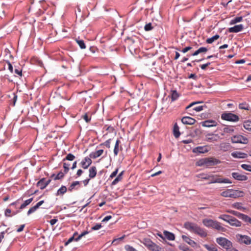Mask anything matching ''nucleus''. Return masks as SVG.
<instances>
[{"label":"nucleus","mask_w":251,"mask_h":251,"mask_svg":"<svg viewBox=\"0 0 251 251\" xmlns=\"http://www.w3.org/2000/svg\"><path fill=\"white\" fill-rule=\"evenodd\" d=\"M120 142H120V140H119V139L117 140V141L116 142L114 151H113L115 156H117L119 153V144H120Z\"/></svg>","instance_id":"obj_31"},{"label":"nucleus","mask_w":251,"mask_h":251,"mask_svg":"<svg viewBox=\"0 0 251 251\" xmlns=\"http://www.w3.org/2000/svg\"><path fill=\"white\" fill-rule=\"evenodd\" d=\"M220 139V136L218 134L212 133H207L205 135V140L210 142H217Z\"/></svg>","instance_id":"obj_9"},{"label":"nucleus","mask_w":251,"mask_h":251,"mask_svg":"<svg viewBox=\"0 0 251 251\" xmlns=\"http://www.w3.org/2000/svg\"><path fill=\"white\" fill-rule=\"evenodd\" d=\"M25 224L21 225L19 226V227L17 229V230H16L17 232H22L24 230V228H25Z\"/></svg>","instance_id":"obj_61"},{"label":"nucleus","mask_w":251,"mask_h":251,"mask_svg":"<svg viewBox=\"0 0 251 251\" xmlns=\"http://www.w3.org/2000/svg\"><path fill=\"white\" fill-rule=\"evenodd\" d=\"M214 220L208 219H204L202 220L203 224L206 227H211Z\"/></svg>","instance_id":"obj_27"},{"label":"nucleus","mask_w":251,"mask_h":251,"mask_svg":"<svg viewBox=\"0 0 251 251\" xmlns=\"http://www.w3.org/2000/svg\"><path fill=\"white\" fill-rule=\"evenodd\" d=\"M184 227L191 232L199 235L201 237H205L207 234L206 231L198 226L197 224L191 222H186L184 224Z\"/></svg>","instance_id":"obj_2"},{"label":"nucleus","mask_w":251,"mask_h":251,"mask_svg":"<svg viewBox=\"0 0 251 251\" xmlns=\"http://www.w3.org/2000/svg\"><path fill=\"white\" fill-rule=\"evenodd\" d=\"M164 235L166 238L170 241H173L175 239V235L169 231H164Z\"/></svg>","instance_id":"obj_23"},{"label":"nucleus","mask_w":251,"mask_h":251,"mask_svg":"<svg viewBox=\"0 0 251 251\" xmlns=\"http://www.w3.org/2000/svg\"><path fill=\"white\" fill-rule=\"evenodd\" d=\"M125 237H126V235H124L121 237L114 239L113 240L112 244L113 245H117L119 244L120 243V242L121 241H122L125 238Z\"/></svg>","instance_id":"obj_41"},{"label":"nucleus","mask_w":251,"mask_h":251,"mask_svg":"<svg viewBox=\"0 0 251 251\" xmlns=\"http://www.w3.org/2000/svg\"><path fill=\"white\" fill-rule=\"evenodd\" d=\"M244 192L238 190L227 189L221 194V195L224 197H230L236 198L244 196Z\"/></svg>","instance_id":"obj_4"},{"label":"nucleus","mask_w":251,"mask_h":251,"mask_svg":"<svg viewBox=\"0 0 251 251\" xmlns=\"http://www.w3.org/2000/svg\"><path fill=\"white\" fill-rule=\"evenodd\" d=\"M244 29V26L243 25H238L234 26L233 27H229L228 29V31L230 33H237L241 31Z\"/></svg>","instance_id":"obj_15"},{"label":"nucleus","mask_w":251,"mask_h":251,"mask_svg":"<svg viewBox=\"0 0 251 251\" xmlns=\"http://www.w3.org/2000/svg\"><path fill=\"white\" fill-rule=\"evenodd\" d=\"M243 20L242 17H236L230 22V25H234L237 23H239Z\"/></svg>","instance_id":"obj_38"},{"label":"nucleus","mask_w":251,"mask_h":251,"mask_svg":"<svg viewBox=\"0 0 251 251\" xmlns=\"http://www.w3.org/2000/svg\"><path fill=\"white\" fill-rule=\"evenodd\" d=\"M209 151L207 146H199L193 149V152L198 153H204Z\"/></svg>","instance_id":"obj_13"},{"label":"nucleus","mask_w":251,"mask_h":251,"mask_svg":"<svg viewBox=\"0 0 251 251\" xmlns=\"http://www.w3.org/2000/svg\"><path fill=\"white\" fill-rule=\"evenodd\" d=\"M75 40L81 49H85L86 48V46L83 40H80L79 38H76Z\"/></svg>","instance_id":"obj_37"},{"label":"nucleus","mask_w":251,"mask_h":251,"mask_svg":"<svg viewBox=\"0 0 251 251\" xmlns=\"http://www.w3.org/2000/svg\"><path fill=\"white\" fill-rule=\"evenodd\" d=\"M110 141L111 139H109L107 140H106L104 143H103L102 145H104L107 148H109L110 147Z\"/></svg>","instance_id":"obj_57"},{"label":"nucleus","mask_w":251,"mask_h":251,"mask_svg":"<svg viewBox=\"0 0 251 251\" xmlns=\"http://www.w3.org/2000/svg\"><path fill=\"white\" fill-rule=\"evenodd\" d=\"M173 133L174 136L177 138L179 137L180 133L179 132V128L177 123H175L173 127Z\"/></svg>","instance_id":"obj_22"},{"label":"nucleus","mask_w":251,"mask_h":251,"mask_svg":"<svg viewBox=\"0 0 251 251\" xmlns=\"http://www.w3.org/2000/svg\"><path fill=\"white\" fill-rule=\"evenodd\" d=\"M221 161L213 157L202 158L196 162L197 166H205L207 168L218 164Z\"/></svg>","instance_id":"obj_3"},{"label":"nucleus","mask_w":251,"mask_h":251,"mask_svg":"<svg viewBox=\"0 0 251 251\" xmlns=\"http://www.w3.org/2000/svg\"><path fill=\"white\" fill-rule=\"evenodd\" d=\"M228 223L231 226L235 227H240L241 226V222L233 217H231Z\"/></svg>","instance_id":"obj_18"},{"label":"nucleus","mask_w":251,"mask_h":251,"mask_svg":"<svg viewBox=\"0 0 251 251\" xmlns=\"http://www.w3.org/2000/svg\"><path fill=\"white\" fill-rule=\"evenodd\" d=\"M11 213V210L10 209H6L5 210V215L6 217H11V215H10Z\"/></svg>","instance_id":"obj_60"},{"label":"nucleus","mask_w":251,"mask_h":251,"mask_svg":"<svg viewBox=\"0 0 251 251\" xmlns=\"http://www.w3.org/2000/svg\"><path fill=\"white\" fill-rule=\"evenodd\" d=\"M125 249L126 251H138L134 248L129 245H126L125 246Z\"/></svg>","instance_id":"obj_47"},{"label":"nucleus","mask_w":251,"mask_h":251,"mask_svg":"<svg viewBox=\"0 0 251 251\" xmlns=\"http://www.w3.org/2000/svg\"><path fill=\"white\" fill-rule=\"evenodd\" d=\"M79 184V182L78 181H75L73 182L72 183V184L70 186V187H69V188H68L69 191H72L76 185H78Z\"/></svg>","instance_id":"obj_46"},{"label":"nucleus","mask_w":251,"mask_h":251,"mask_svg":"<svg viewBox=\"0 0 251 251\" xmlns=\"http://www.w3.org/2000/svg\"><path fill=\"white\" fill-rule=\"evenodd\" d=\"M103 129H105L106 131H107L108 132L112 133L114 130V128L111 126H108L105 125L103 127Z\"/></svg>","instance_id":"obj_48"},{"label":"nucleus","mask_w":251,"mask_h":251,"mask_svg":"<svg viewBox=\"0 0 251 251\" xmlns=\"http://www.w3.org/2000/svg\"><path fill=\"white\" fill-rule=\"evenodd\" d=\"M219 37H220L219 35L218 34H216L211 38L207 39L206 40V42L207 44H211L215 41L218 39L219 38Z\"/></svg>","instance_id":"obj_33"},{"label":"nucleus","mask_w":251,"mask_h":251,"mask_svg":"<svg viewBox=\"0 0 251 251\" xmlns=\"http://www.w3.org/2000/svg\"><path fill=\"white\" fill-rule=\"evenodd\" d=\"M203 108V106H196V107H194L193 110H194L197 112H199V111L202 110Z\"/></svg>","instance_id":"obj_58"},{"label":"nucleus","mask_w":251,"mask_h":251,"mask_svg":"<svg viewBox=\"0 0 251 251\" xmlns=\"http://www.w3.org/2000/svg\"><path fill=\"white\" fill-rule=\"evenodd\" d=\"M232 176L234 179L238 180L243 181L247 180L248 179V177L246 176L241 175L238 173H232Z\"/></svg>","instance_id":"obj_17"},{"label":"nucleus","mask_w":251,"mask_h":251,"mask_svg":"<svg viewBox=\"0 0 251 251\" xmlns=\"http://www.w3.org/2000/svg\"><path fill=\"white\" fill-rule=\"evenodd\" d=\"M201 126L204 127H211L216 126L217 122L215 120H206L201 123Z\"/></svg>","instance_id":"obj_14"},{"label":"nucleus","mask_w":251,"mask_h":251,"mask_svg":"<svg viewBox=\"0 0 251 251\" xmlns=\"http://www.w3.org/2000/svg\"><path fill=\"white\" fill-rule=\"evenodd\" d=\"M152 26L151 23H149L145 25L144 29L146 31H150L152 29Z\"/></svg>","instance_id":"obj_51"},{"label":"nucleus","mask_w":251,"mask_h":251,"mask_svg":"<svg viewBox=\"0 0 251 251\" xmlns=\"http://www.w3.org/2000/svg\"><path fill=\"white\" fill-rule=\"evenodd\" d=\"M15 73L18 75L20 76H22V71L21 69H15Z\"/></svg>","instance_id":"obj_62"},{"label":"nucleus","mask_w":251,"mask_h":251,"mask_svg":"<svg viewBox=\"0 0 251 251\" xmlns=\"http://www.w3.org/2000/svg\"><path fill=\"white\" fill-rule=\"evenodd\" d=\"M192 49V47H190V46L186 47H185V48L181 50V51H182L183 53H186V52H187V51H188L189 50H191Z\"/></svg>","instance_id":"obj_59"},{"label":"nucleus","mask_w":251,"mask_h":251,"mask_svg":"<svg viewBox=\"0 0 251 251\" xmlns=\"http://www.w3.org/2000/svg\"><path fill=\"white\" fill-rule=\"evenodd\" d=\"M231 141L232 143H234L246 144L248 143V139L246 137L241 135L234 136L232 137Z\"/></svg>","instance_id":"obj_8"},{"label":"nucleus","mask_w":251,"mask_h":251,"mask_svg":"<svg viewBox=\"0 0 251 251\" xmlns=\"http://www.w3.org/2000/svg\"><path fill=\"white\" fill-rule=\"evenodd\" d=\"M101 227V225L100 224H97L94 226H93L91 229L93 230H96L100 229Z\"/></svg>","instance_id":"obj_55"},{"label":"nucleus","mask_w":251,"mask_h":251,"mask_svg":"<svg viewBox=\"0 0 251 251\" xmlns=\"http://www.w3.org/2000/svg\"><path fill=\"white\" fill-rule=\"evenodd\" d=\"M92 161L91 158L89 157H84L81 161L80 164L81 167L84 169H87L92 164Z\"/></svg>","instance_id":"obj_11"},{"label":"nucleus","mask_w":251,"mask_h":251,"mask_svg":"<svg viewBox=\"0 0 251 251\" xmlns=\"http://www.w3.org/2000/svg\"><path fill=\"white\" fill-rule=\"evenodd\" d=\"M240 219L245 222L249 223L251 224V218L249 217L248 215L243 214Z\"/></svg>","instance_id":"obj_43"},{"label":"nucleus","mask_w":251,"mask_h":251,"mask_svg":"<svg viewBox=\"0 0 251 251\" xmlns=\"http://www.w3.org/2000/svg\"><path fill=\"white\" fill-rule=\"evenodd\" d=\"M38 208L36 207V206L35 205L32 207H31L27 211V214L28 215H29L31 213L34 212Z\"/></svg>","instance_id":"obj_50"},{"label":"nucleus","mask_w":251,"mask_h":251,"mask_svg":"<svg viewBox=\"0 0 251 251\" xmlns=\"http://www.w3.org/2000/svg\"><path fill=\"white\" fill-rule=\"evenodd\" d=\"M188 78H192V79H194L195 80H196L197 78V76L195 74H191L189 75Z\"/></svg>","instance_id":"obj_64"},{"label":"nucleus","mask_w":251,"mask_h":251,"mask_svg":"<svg viewBox=\"0 0 251 251\" xmlns=\"http://www.w3.org/2000/svg\"><path fill=\"white\" fill-rule=\"evenodd\" d=\"M75 159V156L72 153L68 154L63 161H73Z\"/></svg>","instance_id":"obj_42"},{"label":"nucleus","mask_w":251,"mask_h":251,"mask_svg":"<svg viewBox=\"0 0 251 251\" xmlns=\"http://www.w3.org/2000/svg\"><path fill=\"white\" fill-rule=\"evenodd\" d=\"M227 212L228 213H229L230 214H232L237 216V217H238L240 219L241 218V217L243 214L242 213H241L240 212H238L237 211L232 210H228L227 211Z\"/></svg>","instance_id":"obj_44"},{"label":"nucleus","mask_w":251,"mask_h":251,"mask_svg":"<svg viewBox=\"0 0 251 251\" xmlns=\"http://www.w3.org/2000/svg\"><path fill=\"white\" fill-rule=\"evenodd\" d=\"M241 167L245 170L251 172V165H250L244 164L241 165Z\"/></svg>","instance_id":"obj_49"},{"label":"nucleus","mask_w":251,"mask_h":251,"mask_svg":"<svg viewBox=\"0 0 251 251\" xmlns=\"http://www.w3.org/2000/svg\"><path fill=\"white\" fill-rule=\"evenodd\" d=\"M67 161H63V167L64 168V172L65 174L68 173L71 166L70 163L67 162Z\"/></svg>","instance_id":"obj_28"},{"label":"nucleus","mask_w":251,"mask_h":251,"mask_svg":"<svg viewBox=\"0 0 251 251\" xmlns=\"http://www.w3.org/2000/svg\"><path fill=\"white\" fill-rule=\"evenodd\" d=\"M82 118L87 123H89L91 121V118L88 116L87 113L84 115Z\"/></svg>","instance_id":"obj_54"},{"label":"nucleus","mask_w":251,"mask_h":251,"mask_svg":"<svg viewBox=\"0 0 251 251\" xmlns=\"http://www.w3.org/2000/svg\"><path fill=\"white\" fill-rule=\"evenodd\" d=\"M236 238L240 243H244L246 245L251 244V238L248 236L238 234L236 235Z\"/></svg>","instance_id":"obj_10"},{"label":"nucleus","mask_w":251,"mask_h":251,"mask_svg":"<svg viewBox=\"0 0 251 251\" xmlns=\"http://www.w3.org/2000/svg\"><path fill=\"white\" fill-rule=\"evenodd\" d=\"M45 178H42L37 182V186L39 187L41 189H44L46 187L45 183Z\"/></svg>","instance_id":"obj_40"},{"label":"nucleus","mask_w":251,"mask_h":251,"mask_svg":"<svg viewBox=\"0 0 251 251\" xmlns=\"http://www.w3.org/2000/svg\"><path fill=\"white\" fill-rule=\"evenodd\" d=\"M118 168L116 169V170L110 175L109 178H113L115 177L118 174Z\"/></svg>","instance_id":"obj_53"},{"label":"nucleus","mask_w":251,"mask_h":251,"mask_svg":"<svg viewBox=\"0 0 251 251\" xmlns=\"http://www.w3.org/2000/svg\"><path fill=\"white\" fill-rule=\"evenodd\" d=\"M211 227L222 232H226V228L222 226L221 224L216 221H213Z\"/></svg>","instance_id":"obj_16"},{"label":"nucleus","mask_w":251,"mask_h":251,"mask_svg":"<svg viewBox=\"0 0 251 251\" xmlns=\"http://www.w3.org/2000/svg\"><path fill=\"white\" fill-rule=\"evenodd\" d=\"M67 191V188L65 186H62L61 188H60L56 193V195H63Z\"/></svg>","instance_id":"obj_39"},{"label":"nucleus","mask_w":251,"mask_h":251,"mask_svg":"<svg viewBox=\"0 0 251 251\" xmlns=\"http://www.w3.org/2000/svg\"><path fill=\"white\" fill-rule=\"evenodd\" d=\"M216 242L226 250L229 249L230 247H232V243L231 242L224 237H218L216 238Z\"/></svg>","instance_id":"obj_6"},{"label":"nucleus","mask_w":251,"mask_h":251,"mask_svg":"<svg viewBox=\"0 0 251 251\" xmlns=\"http://www.w3.org/2000/svg\"><path fill=\"white\" fill-rule=\"evenodd\" d=\"M249 104L246 102L240 103L239 108L241 109L249 110Z\"/></svg>","instance_id":"obj_45"},{"label":"nucleus","mask_w":251,"mask_h":251,"mask_svg":"<svg viewBox=\"0 0 251 251\" xmlns=\"http://www.w3.org/2000/svg\"><path fill=\"white\" fill-rule=\"evenodd\" d=\"M64 176V173L62 172H59L56 176L54 174L51 175V177L53 178L54 180H58L62 178Z\"/></svg>","instance_id":"obj_36"},{"label":"nucleus","mask_w":251,"mask_h":251,"mask_svg":"<svg viewBox=\"0 0 251 251\" xmlns=\"http://www.w3.org/2000/svg\"><path fill=\"white\" fill-rule=\"evenodd\" d=\"M141 243L144 244L151 251H162V249L159 246L153 243L149 238H144Z\"/></svg>","instance_id":"obj_5"},{"label":"nucleus","mask_w":251,"mask_h":251,"mask_svg":"<svg viewBox=\"0 0 251 251\" xmlns=\"http://www.w3.org/2000/svg\"><path fill=\"white\" fill-rule=\"evenodd\" d=\"M182 123L184 125H193L196 122V120L190 117H183L181 119Z\"/></svg>","instance_id":"obj_12"},{"label":"nucleus","mask_w":251,"mask_h":251,"mask_svg":"<svg viewBox=\"0 0 251 251\" xmlns=\"http://www.w3.org/2000/svg\"><path fill=\"white\" fill-rule=\"evenodd\" d=\"M103 153V150H99L98 151H96L91 152L89 156L92 158L95 159L101 156Z\"/></svg>","instance_id":"obj_20"},{"label":"nucleus","mask_w":251,"mask_h":251,"mask_svg":"<svg viewBox=\"0 0 251 251\" xmlns=\"http://www.w3.org/2000/svg\"><path fill=\"white\" fill-rule=\"evenodd\" d=\"M232 156L234 158H245L246 154L245 153H242L239 152H233L231 154Z\"/></svg>","instance_id":"obj_30"},{"label":"nucleus","mask_w":251,"mask_h":251,"mask_svg":"<svg viewBox=\"0 0 251 251\" xmlns=\"http://www.w3.org/2000/svg\"><path fill=\"white\" fill-rule=\"evenodd\" d=\"M233 207L237 209H239V210H241L243 208V207L242 206L241 204L239 202H236V203H234L233 204Z\"/></svg>","instance_id":"obj_52"},{"label":"nucleus","mask_w":251,"mask_h":251,"mask_svg":"<svg viewBox=\"0 0 251 251\" xmlns=\"http://www.w3.org/2000/svg\"><path fill=\"white\" fill-rule=\"evenodd\" d=\"M33 201V198L29 199L24 201V202L21 204L20 209H24L27 205H29Z\"/></svg>","instance_id":"obj_35"},{"label":"nucleus","mask_w":251,"mask_h":251,"mask_svg":"<svg viewBox=\"0 0 251 251\" xmlns=\"http://www.w3.org/2000/svg\"><path fill=\"white\" fill-rule=\"evenodd\" d=\"M197 176L201 179L204 180H209L210 182L208 184L211 183H231L232 182L228 178H223L219 175H208L204 173L200 174Z\"/></svg>","instance_id":"obj_1"},{"label":"nucleus","mask_w":251,"mask_h":251,"mask_svg":"<svg viewBox=\"0 0 251 251\" xmlns=\"http://www.w3.org/2000/svg\"><path fill=\"white\" fill-rule=\"evenodd\" d=\"M208 50L205 47H201L198 50H196L192 54V56H196L201 53H205Z\"/></svg>","instance_id":"obj_26"},{"label":"nucleus","mask_w":251,"mask_h":251,"mask_svg":"<svg viewBox=\"0 0 251 251\" xmlns=\"http://www.w3.org/2000/svg\"><path fill=\"white\" fill-rule=\"evenodd\" d=\"M75 238L73 236L70 237L68 240L65 243V246H67L70 243H71L73 241H75Z\"/></svg>","instance_id":"obj_56"},{"label":"nucleus","mask_w":251,"mask_h":251,"mask_svg":"<svg viewBox=\"0 0 251 251\" xmlns=\"http://www.w3.org/2000/svg\"><path fill=\"white\" fill-rule=\"evenodd\" d=\"M171 99L172 101H174L176 100L179 97V94L177 92L176 90H172L171 91Z\"/></svg>","instance_id":"obj_32"},{"label":"nucleus","mask_w":251,"mask_h":251,"mask_svg":"<svg viewBox=\"0 0 251 251\" xmlns=\"http://www.w3.org/2000/svg\"><path fill=\"white\" fill-rule=\"evenodd\" d=\"M221 118L226 121L230 122H237L239 120V117L233 113L224 112L221 115Z\"/></svg>","instance_id":"obj_7"},{"label":"nucleus","mask_w":251,"mask_h":251,"mask_svg":"<svg viewBox=\"0 0 251 251\" xmlns=\"http://www.w3.org/2000/svg\"><path fill=\"white\" fill-rule=\"evenodd\" d=\"M97 170L96 166H92L89 169V177L90 178H94L97 175Z\"/></svg>","instance_id":"obj_19"},{"label":"nucleus","mask_w":251,"mask_h":251,"mask_svg":"<svg viewBox=\"0 0 251 251\" xmlns=\"http://www.w3.org/2000/svg\"><path fill=\"white\" fill-rule=\"evenodd\" d=\"M243 126L246 130L251 131V120L244 121L243 123Z\"/></svg>","instance_id":"obj_29"},{"label":"nucleus","mask_w":251,"mask_h":251,"mask_svg":"<svg viewBox=\"0 0 251 251\" xmlns=\"http://www.w3.org/2000/svg\"><path fill=\"white\" fill-rule=\"evenodd\" d=\"M124 174V172L122 171L121 172L118 176L116 177V178L112 182L111 185H116L119 182L121 181L122 180L123 177L122 176Z\"/></svg>","instance_id":"obj_25"},{"label":"nucleus","mask_w":251,"mask_h":251,"mask_svg":"<svg viewBox=\"0 0 251 251\" xmlns=\"http://www.w3.org/2000/svg\"><path fill=\"white\" fill-rule=\"evenodd\" d=\"M183 240L188 244L192 247H194L196 245V243L193 240H191L190 238L186 235H183L182 236Z\"/></svg>","instance_id":"obj_21"},{"label":"nucleus","mask_w":251,"mask_h":251,"mask_svg":"<svg viewBox=\"0 0 251 251\" xmlns=\"http://www.w3.org/2000/svg\"><path fill=\"white\" fill-rule=\"evenodd\" d=\"M112 218V216L110 215L106 216L105 217L103 218L102 222H105L109 221L110 219Z\"/></svg>","instance_id":"obj_63"},{"label":"nucleus","mask_w":251,"mask_h":251,"mask_svg":"<svg viewBox=\"0 0 251 251\" xmlns=\"http://www.w3.org/2000/svg\"><path fill=\"white\" fill-rule=\"evenodd\" d=\"M203 247L206 249L208 251H218L217 246L216 245H203Z\"/></svg>","instance_id":"obj_24"},{"label":"nucleus","mask_w":251,"mask_h":251,"mask_svg":"<svg viewBox=\"0 0 251 251\" xmlns=\"http://www.w3.org/2000/svg\"><path fill=\"white\" fill-rule=\"evenodd\" d=\"M232 216L229 215H226V214H223L220 215L219 216V219H222L227 223H228V221H229L230 219L231 218Z\"/></svg>","instance_id":"obj_34"}]
</instances>
